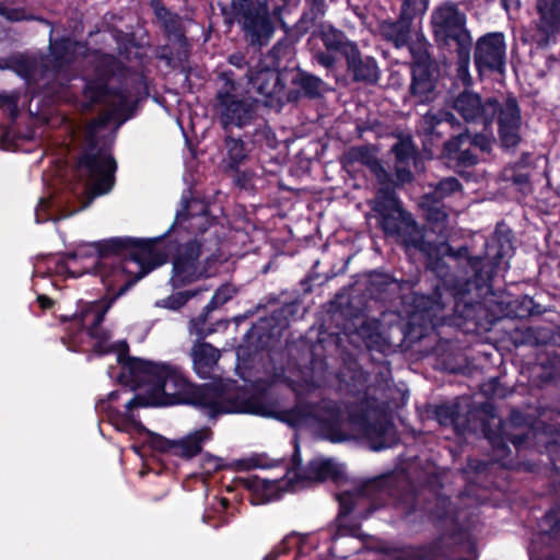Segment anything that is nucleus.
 <instances>
[{"label":"nucleus","mask_w":560,"mask_h":560,"mask_svg":"<svg viewBox=\"0 0 560 560\" xmlns=\"http://www.w3.org/2000/svg\"><path fill=\"white\" fill-rule=\"evenodd\" d=\"M302 421L314 427L323 439L334 443L361 440L372 451L377 452L392 447L397 442L396 430L387 420L378 419L371 422L365 419H351L343 422L339 408L328 401L314 407Z\"/></svg>","instance_id":"3"},{"label":"nucleus","mask_w":560,"mask_h":560,"mask_svg":"<svg viewBox=\"0 0 560 560\" xmlns=\"http://www.w3.org/2000/svg\"><path fill=\"white\" fill-rule=\"evenodd\" d=\"M220 505L224 510L226 508V505H228V500L226 499H221L220 500Z\"/></svg>","instance_id":"51"},{"label":"nucleus","mask_w":560,"mask_h":560,"mask_svg":"<svg viewBox=\"0 0 560 560\" xmlns=\"http://www.w3.org/2000/svg\"><path fill=\"white\" fill-rule=\"evenodd\" d=\"M436 417L441 424H448L454 422L455 409L451 406H440L436 409Z\"/></svg>","instance_id":"34"},{"label":"nucleus","mask_w":560,"mask_h":560,"mask_svg":"<svg viewBox=\"0 0 560 560\" xmlns=\"http://www.w3.org/2000/svg\"><path fill=\"white\" fill-rule=\"evenodd\" d=\"M374 210L381 214L397 213L400 215L401 209L394 190L381 188L374 200Z\"/></svg>","instance_id":"23"},{"label":"nucleus","mask_w":560,"mask_h":560,"mask_svg":"<svg viewBox=\"0 0 560 560\" xmlns=\"http://www.w3.org/2000/svg\"><path fill=\"white\" fill-rule=\"evenodd\" d=\"M513 182L516 184H523V183L527 182V177L524 175H518L513 178Z\"/></svg>","instance_id":"47"},{"label":"nucleus","mask_w":560,"mask_h":560,"mask_svg":"<svg viewBox=\"0 0 560 560\" xmlns=\"http://www.w3.org/2000/svg\"><path fill=\"white\" fill-rule=\"evenodd\" d=\"M195 294V291L178 292L168 296L167 299L158 301L156 305L170 310H177L180 306H183Z\"/></svg>","instance_id":"26"},{"label":"nucleus","mask_w":560,"mask_h":560,"mask_svg":"<svg viewBox=\"0 0 560 560\" xmlns=\"http://www.w3.org/2000/svg\"><path fill=\"white\" fill-rule=\"evenodd\" d=\"M234 290L230 285H223L217 290L207 310L215 308L226 303L233 296Z\"/></svg>","instance_id":"29"},{"label":"nucleus","mask_w":560,"mask_h":560,"mask_svg":"<svg viewBox=\"0 0 560 560\" xmlns=\"http://www.w3.org/2000/svg\"><path fill=\"white\" fill-rule=\"evenodd\" d=\"M294 390L298 392L299 394H302V389H300L298 387H294Z\"/></svg>","instance_id":"55"},{"label":"nucleus","mask_w":560,"mask_h":560,"mask_svg":"<svg viewBox=\"0 0 560 560\" xmlns=\"http://www.w3.org/2000/svg\"><path fill=\"white\" fill-rule=\"evenodd\" d=\"M540 27L548 34L560 25V0H540Z\"/></svg>","instance_id":"21"},{"label":"nucleus","mask_w":560,"mask_h":560,"mask_svg":"<svg viewBox=\"0 0 560 560\" xmlns=\"http://www.w3.org/2000/svg\"><path fill=\"white\" fill-rule=\"evenodd\" d=\"M229 61L231 65L242 68L245 63L244 57L241 54H233L230 56Z\"/></svg>","instance_id":"42"},{"label":"nucleus","mask_w":560,"mask_h":560,"mask_svg":"<svg viewBox=\"0 0 560 560\" xmlns=\"http://www.w3.org/2000/svg\"><path fill=\"white\" fill-rule=\"evenodd\" d=\"M110 423L118 431L126 432L132 438L138 436L142 439L143 443L148 444L153 450L160 452L168 451L172 454L184 458H191L199 454L202 446L212 438L211 430L203 427L187 433L182 439L167 440L147 430L138 419L133 418V416L128 418L120 412L110 415Z\"/></svg>","instance_id":"7"},{"label":"nucleus","mask_w":560,"mask_h":560,"mask_svg":"<svg viewBox=\"0 0 560 560\" xmlns=\"http://www.w3.org/2000/svg\"><path fill=\"white\" fill-rule=\"evenodd\" d=\"M378 483L376 481H369L361 487L357 488L353 492L346 490L338 494L340 504L339 513V538L347 536H355V530L346 528V517L350 513H354L357 517H364V509L370 504L372 495L376 492Z\"/></svg>","instance_id":"13"},{"label":"nucleus","mask_w":560,"mask_h":560,"mask_svg":"<svg viewBox=\"0 0 560 560\" xmlns=\"http://www.w3.org/2000/svg\"><path fill=\"white\" fill-rule=\"evenodd\" d=\"M397 160L402 163L411 159L415 154V148L410 139H401L398 143L393 147Z\"/></svg>","instance_id":"27"},{"label":"nucleus","mask_w":560,"mask_h":560,"mask_svg":"<svg viewBox=\"0 0 560 560\" xmlns=\"http://www.w3.org/2000/svg\"><path fill=\"white\" fill-rule=\"evenodd\" d=\"M37 301H38L40 307L44 308V310L45 308H49L52 305V301L49 298L45 296V295H39L37 298Z\"/></svg>","instance_id":"45"},{"label":"nucleus","mask_w":560,"mask_h":560,"mask_svg":"<svg viewBox=\"0 0 560 560\" xmlns=\"http://www.w3.org/2000/svg\"><path fill=\"white\" fill-rule=\"evenodd\" d=\"M360 335L366 340V346L373 348L375 343H378V335L368 334V327L362 325L360 328Z\"/></svg>","instance_id":"39"},{"label":"nucleus","mask_w":560,"mask_h":560,"mask_svg":"<svg viewBox=\"0 0 560 560\" xmlns=\"http://www.w3.org/2000/svg\"><path fill=\"white\" fill-rule=\"evenodd\" d=\"M431 24L435 36L444 42L453 39L458 45L460 58L459 71L467 72L471 35L466 28V14L452 1L436 7L431 14Z\"/></svg>","instance_id":"9"},{"label":"nucleus","mask_w":560,"mask_h":560,"mask_svg":"<svg viewBox=\"0 0 560 560\" xmlns=\"http://www.w3.org/2000/svg\"><path fill=\"white\" fill-rule=\"evenodd\" d=\"M202 396L211 417L220 413H252L279 418L281 413L279 405L270 399L268 393L247 395L245 392L236 390L232 381L222 383L220 387L206 386Z\"/></svg>","instance_id":"6"},{"label":"nucleus","mask_w":560,"mask_h":560,"mask_svg":"<svg viewBox=\"0 0 560 560\" xmlns=\"http://www.w3.org/2000/svg\"><path fill=\"white\" fill-rule=\"evenodd\" d=\"M320 38L327 50L340 52L345 55L346 58L350 52H353L357 47L353 43L347 40L341 32L330 26L322 28Z\"/></svg>","instance_id":"20"},{"label":"nucleus","mask_w":560,"mask_h":560,"mask_svg":"<svg viewBox=\"0 0 560 560\" xmlns=\"http://www.w3.org/2000/svg\"><path fill=\"white\" fill-rule=\"evenodd\" d=\"M413 246H415V247H419V248L423 249V248H422V244H421V243H415V244H413Z\"/></svg>","instance_id":"53"},{"label":"nucleus","mask_w":560,"mask_h":560,"mask_svg":"<svg viewBox=\"0 0 560 560\" xmlns=\"http://www.w3.org/2000/svg\"><path fill=\"white\" fill-rule=\"evenodd\" d=\"M412 175L409 171L402 168V167H397V178L401 182V183H406V182H409L411 179Z\"/></svg>","instance_id":"43"},{"label":"nucleus","mask_w":560,"mask_h":560,"mask_svg":"<svg viewBox=\"0 0 560 560\" xmlns=\"http://www.w3.org/2000/svg\"><path fill=\"white\" fill-rule=\"evenodd\" d=\"M334 54H335V51H330V50H327L326 52L325 51H317L315 54V59L322 66H324L326 68H330L336 62V58H335Z\"/></svg>","instance_id":"38"},{"label":"nucleus","mask_w":560,"mask_h":560,"mask_svg":"<svg viewBox=\"0 0 560 560\" xmlns=\"http://www.w3.org/2000/svg\"><path fill=\"white\" fill-rule=\"evenodd\" d=\"M197 224H202L207 219L205 215H196L191 218Z\"/></svg>","instance_id":"49"},{"label":"nucleus","mask_w":560,"mask_h":560,"mask_svg":"<svg viewBox=\"0 0 560 560\" xmlns=\"http://www.w3.org/2000/svg\"><path fill=\"white\" fill-rule=\"evenodd\" d=\"M132 448L135 450V452L140 453V448L138 446L133 445Z\"/></svg>","instance_id":"54"},{"label":"nucleus","mask_w":560,"mask_h":560,"mask_svg":"<svg viewBox=\"0 0 560 560\" xmlns=\"http://www.w3.org/2000/svg\"><path fill=\"white\" fill-rule=\"evenodd\" d=\"M190 355L197 374L207 378L215 368L221 353L210 343L198 341L192 346Z\"/></svg>","instance_id":"17"},{"label":"nucleus","mask_w":560,"mask_h":560,"mask_svg":"<svg viewBox=\"0 0 560 560\" xmlns=\"http://www.w3.org/2000/svg\"><path fill=\"white\" fill-rule=\"evenodd\" d=\"M83 94L89 100V105L101 102L107 105L108 112L103 118L90 124L85 132L89 148L79 160L75 171L83 185L80 191H73V197L80 205L72 209H66L65 205L70 202L69 199L42 198L35 210V218L38 223L50 219L67 218L85 209L96 196L109 192L114 186L116 162L107 148H96V141L101 129L105 125L112 119L120 118L128 106L129 95L126 91L107 90L103 79L88 82Z\"/></svg>","instance_id":"2"},{"label":"nucleus","mask_w":560,"mask_h":560,"mask_svg":"<svg viewBox=\"0 0 560 560\" xmlns=\"http://www.w3.org/2000/svg\"><path fill=\"white\" fill-rule=\"evenodd\" d=\"M222 459L212 455H206L202 457L201 468L203 472L210 475L222 467Z\"/></svg>","instance_id":"33"},{"label":"nucleus","mask_w":560,"mask_h":560,"mask_svg":"<svg viewBox=\"0 0 560 560\" xmlns=\"http://www.w3.org/2000/svg\"><path fill=\"white\" fill-rule=\"evenodd\" d=\"M468 140L469 133H462L444 145L445 155L451 162L455 163L456 167H467L478 162L474 149L467 144Z\"/></svg>","instance_id":"16"},{"label":"nucleus","mask_w":560,"mask_h":560,"mask_svg":"<svg viewBox=\"0 0 560 560\" xmlns=\"http://www.w3.org/2000/svg\"><path fill=\"white\" fill-rule=\"evenodd\" d=\"M348 156L351 161L368 165L375 172L378 168H381V166L376 160V156L374 154V151L370 147L352 148L349 150Z\"/></svg>","instance_id":"24"},{"label":"nucleus","mask_w":560,"mask_h":560,"mask_svg":"<svg viewBox=\"0 0 560 560\" xmlns=\"http://www.w3.org/2000/svg\"><path fill=\"white\" fill-rule=\"evenodd\" d=\"M232 7L235 21L242 25L249 43L258 46L267 45L275 32L268 0H237Z\"/></svg>","instance_id":"10"},{"label":"nucleus","mask_w":560,"mask_h":560,"mask_svg":"<svg viewBox=\"0 0 560 560\" xmlns=\"http://www.w3.org/2000/svg\"><path fill=\"white\" fill-rule=\"evenodd\" d=\"M186 220V214L184 211L177 212L175 224H182Z\"/></svg>","instance_id":"46"},{"label":"nucleus","mask_w":560,"mask_h":560,"mask_svg":"<svg viewBox=\"0 0 560 560\" xmlns=\"http://www.w3.org/2000/svg\"><path fill=\"white\" fill-rule=\"evenodd\" d=\"M224 86L218 92V109L222 124L243 127L253 118V101L232 80L223 75Z\"/></svg>","instance_id":"11"},{"label":"nucleus","mask_w":560,"mask_h":560,"mask_svg":"<svg viewBox=\"0 0 560 560\" xmlns=\"http://www.w3.org/2000/svg\"><path fill=\"white\" fill-rule=\"evenodd\" d=\"M162 237L149 240H135L112 237L93 243L80 244L75 252L67 259L66 267L71 277L94 272L101 278L108 294L109 301L100 300L86 304V307L77 314L73 324L82 326L85 335L93 339V348L100 354L115 353L117 362L121 365L120 383L130 386L139 393L121 406L118 398L126 390H116L108 394L105 400L97 404V409L107 415L120 412L130 418L136 417L139 407H162L188 402L191 385L176 368L161 362H152L139 358H130L128 345L120 340L109 343V335L98 330L112 303L122 295L139 279L165 261V254L159 248Z\"/></svg>","instance_id":"1"},{"label":"nucleus","mask_w":560,"mask_h":560,"mask_svg":"<svg viewBox=\"0 0 560 560\" xmlns=\"http://www.w3.org/2000/svg\"><path fill=\"white\" fill-rule=\"evenodd\" d=\"M429 5V0H402V8L406 10L411 9L419 12L420 15L424 14Z\"/></svg>","instance_id":"37"},{"label":"nucleus","mask_w":560,"mask_h":560,"mask_svg":"<svg viewBox=\"0 0 560 560\" xmlns=\"http://www.w3.org/2000/svg\"><path fill=\"white\" fill-rule=\"evenodd\" d=\"M70 341L68 348L73 351H78L81 349V340L77 339L74 336H69Z\"/></svg>","instance_id":"44"},{"label":"nucleus","mask_w":560,"mask_h":560,"mask_svg":"<svg viewBox=\"0 0 560 560\" xmlns=\"http://www.w3.org/2000/svg\"><path fill=\"white\" fill-rule=\"evenodd\" d=\"M10 20L20 21L23 19L22 14L18 12H12L10 15H8Z\"/></svg>","instance_id":"48"},{"label":"nucleus","mask_w":560,"mask_h":560,"mask_svg":"<svg viewBox=\"0 0 560 560\" xmlns=\"http://www.w3.org/2000/svg\"><path fill=\"white\" fill-rule=\"evenodd\" d=\"M217 252V242L213 247H206L197 242L179 247L173 259L172 284L178 288L215 275L219 262Z\"/></svg>","instance_id":"8"},{"label":"nucleus","mask_w":560,"mask_h":560,"mask_svg":"<svg viewBox=\"0 0 560 560\" xmlns=\"http://www.w3.org/2000/svg\"><path fill=\"white\" fill-rule=\"evenodd\" d=\"M413 56L411 93L420 103L432 98L434 91V67L430 55L423 46L416 51L411 48Z\"/></svg>","instance_id":"14"},{"label":"nucleus","mask_w":560,"mask_h":560,"mask_svg":"<svg viewBox=\"0 0 560 560\" xmlns=\"http://www.w3.org/2000/svg\"><path fill=\"white\" fill-rule=\"evenodd\" d=\"M451 119H453V116L448 113L442 114L440 118H436L435 115L430 113L424 117L425 122H432L433 120H436L438 125L443 122H450Z\"/></svg>","instance_id":"40"},{"label":"nucleus","mask_w":560,"mask_h":560,"mask_svg":"<svg viewBox=\"0 0 560 560\" xmlns=\"http://www.w3.org/2000/svg\"><path fill=\"white\" fill-rule=\"evenodd\" d=\"M460 188L458 180L454 177H448L441 180L435 189V194L439 197H446Z\"/></svg>","instance_id":"30"},{"label":"nucleus","mask_w":560,"mask_h":560,"mask_svg":"<svg viewBox=\"0 0 560 560\" xmlns=\"http://www.w3.org/2000/svg\"><path fill=\"white\" fill-rule=\"evenodd\" d=\"M301 85L306 93L311 95H316L320 92L323 81L313 75H304L302 78Z\"/></svg>","instance_id":"31"},{"label":"nucleus","mask_w":560,"mask_h":560,"mask_svg":"<svg viewBox=\"0 0 560 560\" xmlns=\"http://www.w3.org/2000/svg\"><path fill=\"white\" fill-rule=\"evenodd\" d=\"M349 69L353 72V77L358 81H376L378 78V69L373 58L362 59L355 47L353 52L347 57Z\"/></svg>","instance_id":"18"},{"label":"nucleus","mask_w":560,"mask_h":560,"mask_svg":"<svg viewBox=\"0 0 560 560\" xmlns=\"http://www.w3.org/2000/svg\"><path fill=\"white\" fill-rule=\"evenodd\" d=\"M515 419H516V415H513L512 421H515Z\"/></svg>","instance_id":"56"},{"label":"nucleus","mask_w":560,"mask_h":560,"mask_svg":"<svg viewBox=\"0 0 560 560\" xmlns=\"http://www.w3.org/2000/svg\"><path fill=\"white\" fill-rule=\"evenodd\" d=\"M83 47L69 38L50 42V52L56 62L55 68L59 69L65 62H69L71 58Z\"/></svg>","instance_id":"22"},{"label":"nucleus","mask_w":560,"mask_h":560,"mask_svg":"<svg viewBox=\"0 0 560 560\" xmlns=\"http://www.w3.org/2000/svg\"><path fill=\"white\" fill-rule=\"evenodd\" d=\"M493 143V137L491 133H480L471 137L469 135V140L467 144H469L472 149H479L482 152L489 151Z\"/></svg>","instance_id":"28"},{"label":"nucleus","mask_w":560,"mask_h":560,"mask_svg":"<svg viewBox=\"0 0 560 560\" xmlns=\"http://www.w3.org/2000/svg\"><path fill=\"white\" fill-rule=\"evenodd\" d=\"M343 466L330 458H314L306 467L301 466L298 452L294 453L291 465L281 476L255 475L248 478V489L257 497L256 503L276 500L282 492L299 491L310 487L315 481L332 479L338 481L343 474Z\"/></svg>","instance_id":"4"},{"label":"nucleus","mask_w":560,"mask_h":560,"mask_svg":"<svg viewBox=\"0 0 560 560\" xmlns=\"http://www.w3.org/2000/svg\"><path fill=\"white\" fill-rule=\"evenodd\" d=\"M205 322H206V319L203 316H200L199 318L191 319L190 324H189V332L199 338L206 337L208 334H210V331L203 329Z\"/></svg>","instance_id":"36"},{"label":"nucleus","mask_w":560,"mask_h":560,"mask_svg":"<svg viewBox=\"0 0 560 560\" xmlns=\"http://www.w3.org/2000/svg\"><path fill=\"white\" fill-rule=\"evenodd\" d=\"M453 108L468 122H492L499 109V135L502 145L513 148L520 142L521 115L514 98H508L499 108L494 98L482 101L479 94L464 91L453 100Z\"/></svg>","instance_id":"5"},{"label":"nucleus","mask_w":560,"mask_h":560,"mask_svg":"<svg viewBox=\"0 0 560 560\" xmlns=\"http://www.w3.org/2000/svg\"><path fill=\"white\" fill-rule=\"evenodd\" d=\"M397 213H387V214H381L382 215V226L386 234L388 235H396L398 233V226L396 222V215Z\"/></svg>","instance_id":"35"},{"label":"nucleus","mask_w":560,"mask_h":560,"mask_svg":"<svg viewBox=\"0 0 560 560\" xmlns=\"http://www.w3.org/2000/svg\"><path fill=\"white\" fill-rule=\"evenodd\" d=\"M228 150V166L232 170L236 168L242 161L245 159L246 153L242 141L228 138L226 139Z\"/></svg>","instance_id":"25"},{"label":"nucleus","mask_w":560,"mask_h":560,"mask_svg":"<svg viewBox=\"0 0 560 560\" xmlns=\"http://www.w3.org/2000/svg\"><path fill=\"white\" fill-rule=\"evenodd\" d=\"M427 219L435 224L436 230L442 233V226L446 220V213L439 207H432L428 209Z\"/></svg>","instance_id":"32"},{"label":"nucleus","mask_w":560,"mask_h":560,"mask_svg":"<svg viewBox=\"0 0 560 560\" xmlns=\"http://www.w3.org/2000/svg\"><path fill=\"white\" fill-rule=\"evenodd\" d=\"M253 89L262 96H273L282 90L280 75L273 69H262L249 78Z\"/></svg>","instance_id":"19"},{"label":"nucleus","mask_w":560,"mask_h":560,"mask_svg":"<svg viewBox=\"0 0 560 560\" xmlns=\"http://www.w3.org/2000/svg\"><path fill=\"white\" fill-rule=\"evenodd\" d=\"M513 443H514L515 445H520V444L522 443V441H521V440H518V439H514V440H513Z\"/></svg>","instance_id":"52"},{"label":"nucleus","mask_w":560,"mask_h":560,"mask_svg":"<svg viewBox=\"0 0 560 560\" xmlns=\"http://www.w3.org/2000/svg\"><path fill=\"white\" fill-rule=\"evenodd\" d=\"M156 15L159 19L163 20L165 23H167L168 21L170 22H174V19L172 16V14L164 8H156Z\"/></svg>","instance_id":"41"},{"label":"nucleus","mask_w":560,"mask_h":560,"mask_svg":"<svg viewBox=\"0 0 560 560\" xmlns=\"http://www.w3.org/2000/svg\"><path fill=\"white\" fill-rule=\"evenodd\" d=\"M418 14L420 13L401 7V14L397 22L385 21L380 25L381 35L397 48L407 45L411 20Z\"/></svg>","instance_id":"15"},{"label":"nucleus","mask_w":560,"mask_h":560,"mask_svg":"<svg viewBox=\"0 0 560 560\" xmlns=\"http://www.w3.org/2000/svg\"><path fill=\"white\" fill-rule=\"evenodd\" d=\"M505 56L506 45L502 33H489L478 39L475 63L481 74L488 71L503 72Z\"/></svg>","instance_id":"12"},{"label":"nucleus","mask_w":560,"mask_h":560,"mask_svg":"<svg viewBox=\"0 0 560 560\" xmlns=\"http://www.w3.org/2000/svg\"><path fill=\"white\" fill-rule=\"evenodd\" d=\"M510 2H515L516 4H518V0H503V4H504L506 10H509V3Z\"/></svg>","instance_id":"50"}]
</instances>
